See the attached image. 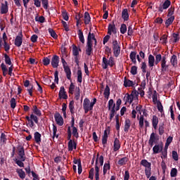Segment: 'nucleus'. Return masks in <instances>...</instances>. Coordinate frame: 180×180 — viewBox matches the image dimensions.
Wrapping results in <instances>:
<instances>
[{
    "instance_id": "1",
    "label": "nucleus",
    "mask_w": 180,
    "mask_h": 180,
    "mask_svg": "<svg viewBox=\"0 0 180 180\" xmlns=\"http://www.w3.org/2000/svg\"><path fill=\"white\" fill-rule=\"evenodd\" d=\"M96 103V98H93V101L91 102L89 98H86L83 101V109L84 110V113H88L91 110H94V106Z\"/></svg>"
},
{
    "instance_id": "2",
    "label": "nucleus",
    "mask_w": 180,
    "mask_h": 180,
    "mask_svg": "<svg viewBox=\"0 0 180 180\" xmlns=\"http://www.w3.org/2000/svg\"><path fill=\"white\" fill-rule=\"evenodd\" d=\"M25 119L28 122L27 126H28V127H30L31 129H33V127H34V123H36V124H39V117H37V115H35L34 114H31L30 117L26 116Z\"/></svg>"
},
{
    "instance_id": "3",
    "label": "nucleus",
    "mask_w": 180,
    "mask_h": 180,
    "mask_svg": "<svg viewBox=\"0 0 180 180\" xmlns=\"http://www.w3.org/2000/svg\"><path fill=\"white\" fill-rule=\"evenodd\" d=\"M141 165L145 167V174L146 178H150V176H151V163L147 160L143 159L141 161Z\"/></svg>"
},
{
    "instance_id": "4",
    "label": "nucleus",
    "mask_w": 180,
    "mask_h": 180,
    "mask_svg": "<svg viewBox=\"0 0 180 180\" xmlns=\"http://www.w3.org/2000/svg\"><path fill=\"white\" fill-rule=\"evenodd\" d=\"M109 63H108V58H106V57H103V70H106V68H108V66H110V67H113V65H115V58L110 56L109 58Z\"/></svg>"
},
{
    "instance_id": "5",
    "label": "nucleus",
    "mask_w": 180,
    "mask_h": 180,
    "mask_svg": "<svg viewBox=\"0 0 180 180\" xmlns=\"http://www.w3.org/2000/svg\"><path fill=\"white\" fill-rule=\"evenodd\" d=\"M112 50L115 57L117 58L120 56V44L117 40L112 41Z\"/></svg>"
},
{
    "instance_id": "6",
    "label": "nucleus",
    "mask_w": 180,
    "mask_h": 180,
    "mask_svg": "<svg viewBox=\"0 0 180 180\" xmlns=\"http://www.w3.org/2000/svg\"><path fill=\"white\" fill-rule=\"evenodd\" d=\"M17 154L18 160L26 161V154L25 153V148L23 146H20L17 148Z\"/></svg>"
},
{
    "instance_id": "7",
    "label": "nucleus",
    "mask_w": 180,
    "mask_h": 180,
    "mask_svg": "<svg viewBox=\"0 0 180 180\" xmlns=\"http://www.w3.org/2000/svg\"><path fill=\"white\" fill-rule=\"evenodd\" d=\"M72 136V132L71 131V127H68V151H72V139H71V137Z\"/></svg>"
},
{
    "instance_id": "8",
    "label": "nucleus",
    "mask_w": 180,
    "mask_h": 180,
    "mask_svg": "<svg viewBox=\"0 0 180 180\" xmlns=\"http://www.w3.org/2000/svg\"><path fill=\"white\" fill-rule=\"evenodd\" d=\"M169 6H171V1L165 0L164 3H161L159 5L158 11L160 12V13H162V12H164V10L168 9Z\"/></svg>"
},
{
    "instance_id": "9",
    "label": "nucleus",
    "mask_w": 180,
    "mask_h": 180,
    "mask_svg": "<svg viewBox=\"0 0 180 180\" xmlns=\"http://www.w3.org/2000/svg\"><path fill=\"white\" fill-rule=\"evenodd\" d=\"M55 121L58 126H63L64 124V119L63 116L60 115V112H56L54 114Z\"/></svg>"
},
{
    "instance_id": "10",
    "label": "nucleus",
    "mask_w": 180,
    "mask_h": 180,
    "mask_svg": "<svg viewBox=\"0 0 180 180\" xmlns=\"http://www.w3.org/2000/svg\"><path fill=\"white\" fill-rule=\"evenodd\" d=\"M60 63V57L57 55H54L51 61V64L53 68H58V64Z\"/></svg>"
},
{
    "instance_id": "11",
    "label": "nucleus",
    "mask_w": 180,
    "mask_h": 180,
    "mask_svg": "<svg viewBox=\"0 0 180 180\" xmlns=\"http://www.w3.org/2000/svg\"><path fill=\"white\" fill-rule=\"evenodd\" d=\"M24 86H25V88L29 87L28 89H27V91L30 95V96H33V85L30 84V82L29 80H25L24 82Z\"/></svg>"
},
{
    "instance_id": "12",
    "label": "nucleus",
    "mask_w": 180,
    "mask_h": 180,
    "mask_svg": "<svg viewBox=\"0 0 180 180\" xmlns=\"http://www.w3.org/2000/svg\"><path fill=\"white\" fill-rule=\"evenodd\" d=\"M116 34L117 33V30H116V25H115V21H112V24H109L108 27V34Z\"/></svg>"
},
{
    "instance_id": "13",
    "label": "nucleus",
    "mask_w": 180,
    "mask_h": 180,
    "mask_svg": "<svg viewBox=\"0 0 180 180\" xmlns=\"http://www.w3.org/2000/svg\"><path fill=\"white\" fill-rule=\"evenodd\" d=\"M93 45L91 43V38H89L87 42H86V56H91L92 53V51L94 49L92 48Z\"/></svg>"
},
{
    "instance_id": "14",
    "label": "nucleus",
    "mask_w": 180,
    "mask_h": 180,
    "mask_svg": "<svg viewBox=\"0 0 180 180\" xmlns=\"http://www.w3.org/2000/svg\"><path fill=\"white\" fill-rule=\"evenodd\" d=\"M22 37L23 34H22V32H20V34L15 37L14 42L15 46L17 47H20V46H22V43H23Z\"/></svg>"
},
{
    "instance_id": "15",
    "label": "nucleus",
    "mask_w": 180,
    "mask_h": 180,
    "mask_svg": "<svg viewBox=\"0 0 180 180\" xmlns=\"http://www.w3.org/2000/svg\"><path fill=\"white\" fill-rule=\"evenodd\" d=\"M59 99H68V95H67V91L64 86H61L58 94Z\"/></svg>"
},
{
    "instance_id": "16",
    "label": "nucleus",
    "mask_w": 180,
    "mask_h": 180,
    "mask_svg": "<svg viewBox=\"0 0 180 180\" xmlns=\"http://www.w3.org/2000/svg\"><path fill=\"white\" fill-rule=\"evenodd\" d=\"M168 70V65H167V57L162 56L161 60V71L162 72H165Z\"/></svg>"
},
{
    "instance_id": "17",
    "label": "nucleus",
    "mask_w": 180,
    "mask_h": 180,
    "mask_svg": "<svg viewBox=\"0 0 180 180\" xmlns=\"http://www.w3.org/2000/svg\"><path fill=\"white\" fill-rule=\"evenodd\" d=\"M164 146L162 144L155 145L153 148V154H158L162 151Z\"/></svg>"
},
{
    "instance_id": "18",
    "label": "nucleus",
    "mask_w": 180,
    "mask_h": 180,
    "mask_svg": "<svg viewBox=\"0 0 180 180\" xmlns=\"http://www.w3.org/2000/svg\"><path fill=\"white\" fill-rule=\"evenodd\" d=\"M4 3H4L1 4V6L0 8V13H1V15H5L8 13V1H5Z\"/></svg>"
},
{
    "instance_id": "19",
    "label": "nucleus",
    "mask_w": 180,
    "mask_h": 180,
    "mask_svg": "<svg viewBox=\"0 0 180 180\" xmlns=\"http://www.w3.org/2000/svg\"><path fill=\"white\" fill-rule=\"evenodd\" d=\"M68 108L71 113V116H74L75 114V102L73 100L70 101Z\"/></svg>"
},
{
    "instance_id": "20",
    "label": "nucleus",
    "mask_w": 180,
    "mask_h": 180,
    "mask_svg": "<svg viewBox=\"0 0 180 180\" xmlns=\"http://www.w3.org/2000/svg\"><path fill=\"white\" fill-rule=\"evenodd\" d=\"M155 141H157V138L155 137V134L153 132L150 134V136L148 141L149 146H150V147H153L154 144L156 143Z\"/></svg>"
},
{
    "instance_id": "21",
    "label": "nucleus",
    "mask_w": 180,
    "mask_h": 180,
    "mask_svg": "<svg viewBox=\"0 0 180 180\" xmlns=\"http://www.w3.org/2000/svg\"><path fill=\"white\" fill-rule=\"evenodd\" d=\"M131 126V121L129 119H127L124 121V131L125 133H129V130L130 127Z\"/></svg>"
},
{
    "instance_id": "22",
    "label": "nucleus",
    "mask_w": 180,
    "mask_h": 180,
    "mask_svg": "<svg viewBox=\"0 0 180 180\" xmlns=\"http://www.w3.org/2000/svg\"><path fill=\"white\" fill-rule=\"evenodd\" d=\"M108 133H110V130L105 129L102 136V144L105 146L108 143Z\"/></svg>"
},
{
    "instance_id": "23",
    "label": "nucleus",
    "mask_w": 180,
    "mask_h": 180,
    "mask_svg": "<svg viewBox=\"0 0 180 180\" xmlns=\"http://www.w3.org/2000/svg\"><path fill=\"white\" fill-rule=\"evenodd\" d=\"M34 139L37 144H40L41 143V134H39V131L34 132Z\"/></svg>"
},
{
    "instance_id": "24",
    "label": "nucleus",
    "mask_w": 180,
    "mask_h": 180,
    "mask_svg": "<svg viewBox=\"0 0 180 180\" xmlns=\"http://www.w3.org/2000/svg\"><path fill=\"white\" fill-rule=\"evenodd\" d=\"M64 71L66 74V78L69 79V81H71V68H70V66H65L63 67Z\"/></svg>"
},
{
    "instance_id": "25",
    "label": "nucleus",
    "mask_w": 180,
    "mask_h": 180,
    "mask_svg": "<svg viewBox=\"0 0 180 180\" xmlns=\"http://www.w3.org/2000/svg\"><path fill=\"white\" fill-rule=\"evenodd\" d=\"M134 85H135L134 82L124 77V86L125 88L133 86Z\"/></svg>"
},
{
    "instance_id": "26",
    "label": "nucleus",
    "mask_w": 180,
    "mask_h": 180,
    "mask_svg": "<svg viewBox=\"0 0 180 180\" xmlns=\"http://www.w3.org/2000/svg\"><path fill=\"white\" fill-rule=\"evenodd\" d=\"M89 38H90V43L92 44V40L94 41V46H96L98 41H96V38H95V34L91 33V32H89L87 36V41Z\"/></svg>"
},
{
    "instance_id": "27",
    "label": "nucleus",
    "mask_w": 180,
    "mask_h": 180,
    "mask_svg": "<svg viewBox=\"0 0 180 180\" xmlns=\"http://www.w3.org/2000/svg\"><path fill=\"white\" fill-rule=\"evenodd\" d=\"M120 150V141H119V139L115 138L114 141V151H119Z\"/></svg>"
},
{
    "instance_id": "28",
    "label": "nucleus",
    "mask_w": 180,
    "mask_h": 180,
    "mask_svg": "<svg viewBox=\"0 0 180 180\" xmlns=\"http://www.w3.org/2000/svg\"><path fill=\"white\" fill-rule=\"evenodd\" d=\"M122 18L125 21L129 20V11H127V8H124L122 10Z\"/></svg>"
},
{
    "instance_id": "29",
    "label": "nucleus",
    "mask_w": 180,
    "mask_h": 180,
    "mask_svg": "<svg viewBox=\"0 0 180 180\" xmlns=\"http://www.w3.org/2000/svg\"><path fill=\"white\" fill-rule=\"evenodd\" d=\"M155 62V58H154V56L149 55L148 56V65L151 68L154 67V63Z\"/></svg>"
},
{
    "instance_id": "30",
    "label": "nucleus",
    "mask_w": 180,
    "mask_h": 180,
    "mask_svg": "<svg viewBox=\"0 0 180 180\" xmlns=\"http://www.w3.org/2000/svg\"><path fill=\"white\" fill-rule=\"evenodd\" d=\"M89 23H91V15L89 12L86 11L84 13V24L89 25Z\"/></svg>"
},
{
    "instance_id": "31",
    "label": "nucleus",
    "mask_w": 180,
    "mask_h": 180,
    "mask_svg": "<svg viewBox=\"0 0 180 180\" xmlns=\"http://www.w3.org/2000/svg\"><path fill=\"white\" fill-rule=\"evenodd\" d=\"M170 63L173 67H176L178 65V58L176 55H173L170 59Z\"/></svg>"
},
{
    "instance_id": "32",
    "label": "nucleus",
    "mask_w": 180,
    "mask_h": 180,
    "mask_svg": "<svg viewBox=\"0 0 180 180\" xmlns=\"http://www.w3.org/2000/svg\"><path fill=\"white\" fill-rule=\"evenodd\" d=\"M109 169H110V162L108 161L107 163H105L103 166V175H106V174L108 173V170Z\"/></svg>"
},
{
    "instance_id": "33",
    "label": "nucleus",
    "mask_w": 180,
    "mask_h": 180,
    "mask_svg": "<svg viewBox=\"0 0 180 180\" xmlns=\"http://www.w3.org/2000/svg\"><path fill=\"white\" fill-rule=\"evenodd\" d=\"M137 54V52L136 51H131L129 55V58L132 61L134 64H137V60H136V56Z\"/></svg>"
},
{
    "instance_id": "34",
    "label": "nucleus",
    "mask_w": 180,
    "mask_h": 180,
    "mask_svg": "<svg viewBox=\"0 0 180 180\" xmlns=\"http://www.w3.org/2000/svg\"><path fill=\"white\" fill-rule=\"evenodd\" d=\"M152 124H153V129H155V130L157 129V126H158V117H157L156 115L153 116Z\"/></svg>"
},
{
    "instance_id": "35",
    "label": "nucleus",
    "mask_w": 180,
    "mask_h": 180,
    "mask_svg": "<svg viewBox=\"0 0 180 180\" xmlns=\"http://www.w3.org/2000/svg\"><path fill=\"white\" fill-rule=\"evenodd\" d=\"M174 20H175V16H171L167 20H166V22H165L166 27L171 26V25H172V23L174 22Z\"/></svg>"
},
{
    "instance_id": "36",
    "label": "nucleus",
    "mask_w": 180,
    "mask_h": 180,
    "mask_svg": "<svg viewBox=\"0 0 180 180\" xmlns=\"http://www.w3.org/2000/svg\"><path fill=\"white\" fill-rule=\"evenodd\" d=\"M78 36H79V40L82 43V44H85V38L84 37V32H82V30H78Z\"/></svg>"
},
{
    "instance_id": "37",
    "label": "nucleus",
    "mask_w": 180,
    "mask_h": 180,
    "mask_svg": "<svg viewBox=\"0 0 180 180\" xmlns=\"http://www.w3.org/2000/svg\"><path fill=\"white\" fill-rule=\"evenodd\" d=\"M16 172L21 179H25V178H26V173H25L23 169H17Z\"/></svg>"
},
{
    "instance_id": "38",
    "label": "nucleus",
    "mask_w": 180,
    "mask_h": 180,
    "mask_svg": "<svg viewBox=\"0 0 180 180\" xmlns=\"http://www.w3.org/2000/svg\"><path fill=\"white\" fill-rule=\"evenodd\" d=\"M129 161V158L127 157H124L118 160V165H126V163Z\"/></svg>"
},
{
    "instance_id": "39",
    "label": "nucleus",
    "mask_w": 180,
    "mask_h": 180,
    "mask_svg": "<svg viewBox=\"0 0 180 180\" xmlns=\"http://www.w3.org/2000/svg\"><path fill=\"white\" fill-rule=\"evenodd\" d=\"M152 99H153V103H155V104L157 103L158 102H160V101H158V94L157 93V91H155V90L153 91Z\"/></svg>"
},
{
    "instance_id": "40",
    "label": "nucleus",
    "mask_w": 180,
    "mask_h": 180,
    "mask_svg": "<svg viewBox=\"0 0 180 180\" xmlns=\"http://www.w3.org/2000/svg\"><path fill=\"white\" fill-rule=\"evenodd\" d=\"M82 18H83V15L81 13H77V15H75V20H77V23H76L77 27H79V23H81Z\"/></svg>"
},
{
    "instance_id": "41",
    "label": "nucleus",
    "mask_w": 180,
    "mask_h": 180,
    "mask_svg": "<svg viewBox=\"0 0 180 180\" xmlns=\"http://www.w3.org/2000/svg\"><path fill=\"white\" fill-rule=\"evenodd\" d=\"M15 164H17V165H18V167H20V168H25V160H22L20 159H15L14 160Z\"/></svg>"
},
{
    "instance_id": "42",
    "label": "nucleus",
    "mask_w": 180,
    "mask_h": 180,
    "mask_svg": "<svg viewBox=\"0 0 180 180\" xmlns=\"http://www.w3.org/2000/svg\"><path fill=\"white\" fill-rule=\"evenodd\" d=\"M32 111L33 113H34V115H36L37 116H41V111H40V110L37 108V105H33Z\"/></svg>"
},
{
    "instance_id": "43",
    "label": "nucleus",
    "mask_w": 180,
    "mask_h": 180,
    "mask_svg": "<svg viewBox=\"0 0 180 180\" xmlns=\"http://www.w3.org/2000/svg\"><path fill=\"white\" fill-rule=\"evenodd\" d=\"M48 32L51 37H53V39H57V37H58V36L56 33V31H54V30H53L52 28L48 29Z\"/></svg>"
},
{
    "instance_id": "44",
    "label": "nucleus",
    "mask_w": 180,
    "mask_h": 180,
    "mask_svg": "<svg viewBox=\"0 0 180 180\" xmlns=\"http://www.w3.org/2000/svg\"><path fill=\"white\" fill-rule=\"evenodd\" d=\"M110 112V120L111 121L112 119H113V117H115V115H116V110L115 109V105L113 107L111 108Z\"/></svg>"
},
{
    "instance_id": "45",
    "label": "nucleus",
    "mask_w": 180,
    "mask_h": 180,
    "mask_svg": "<svg viewBox=\"0 0 180 180\" xmlns=\"http://www.w3.org/2000/svg\"><path fill=\"white\" fill-rule=\"evenodd\" d=\"M78 47H77V46L75 45H72V53H73V56H75V57H78L79 52L78 51Z\"/></svg>"
},
{
    "instance_id": "46",
    "label": "nucleus",
    "mask_w": 180,
    "mask_h": 180,
    "mask_svg": "<svg viewBox=\"0 0 180 180\" xmlns=\"http://www.w3.org/2000/svg\"><path fill=\"white\" fill-rule=\"evenodd\" d=\"M72 134L73 137H75L76 139H78L79 137V133H78V129L77 127L72 128Z\"/></svg>"
},
{
    "instance_id": "47",
    "label": "nucleus",
    "mask_w": 180,
    "mask_h": 180,
    "mask_svg": "<svg viewBox=\"0 0 180 180\" xmlns=\"http://www.w3.org/2000/svg\"><path fill=\"white\" fill-rule=\"evenodd\" d=\"M77 82L82 83V71L81 70H77Z\"/></svg>"
},
{
    "instance_id": "48",
    "label": "nucleus",
    "mask_w": 180,
    "mask_h": 180,
    "mask_svg": "<svg viewBox=\"0 0 180 180\" xmlns=\"http://www.w3.org/2000/svg\"><path fill=\"white\" fill-rule=\"evenodd\" d=\"M4 58L6 64H7L8 65H12V60H11V58L9 57V56H8V54H4Z\"/></svg>"
},
{
    "instance_id": "49",
    "label": "nucleus",
    "mask_w": 180,
    "mask_h": 180,
    "mask_svg": "<svg viewBox=\"0 0 180 180\" xmlns=\"http://www.w3.org/2000/svg\"><path fill=\"white\" fill-rule=\"evenodd\" d=\"M168 147L169 145H165L163 150L161 151L163 158H167V153H168Z\"/></svg>"
},
{
    "instance_id": "50",
    "label": "nucleus",
    "mask_w": 180,
    "mask_h": 180,
    "mask_svg": "<svg viewBox=\"0 0 180 180\" xmlns=\"http://www.w3.org/2000/svg\"><path fill=\"white\" fill-rule=\"evenodd\" d=\"M139 120V127L141 129H143V127H144V116L141 115Z\"/></svg>"
},
{
    "instance_id": "51",
    "label": "nucleus",
    "mask_w": 180,
    "mask_h": 180,
    "mask_svg": "<svg viewBox=\"0 0 180 180\" xmlns=\"http://www.w3.org/2000/svg\"><path fill=\"white\" fill-rule=\"evenodd\" d=\"M178 174V169L176 168H172L170 172V176L172 178H175Z\"/></svg>"
},
{
    "instance_id": "52",
    "label": "nucleus",
    "mask_w": 180,
    "mask_h": 180,
    "mask_svg": "<svg viewBox=\"0 0 180 180\" xmlns=\"http://www.w3.org/2000/svg\"><path fill=\"white\" fill-rule=\"evenodd\" d=\"M127 99L126 102H128L129 103H132L133 101H134V98H133V95L127 94Z\"/></svg>"
},
{
    "instance_id": "53",
    "label": "nucleus",
    "mask_w": 180,
    "mask_h": 180,
    "mask_svg": "<svg viewBox=\"0 0 180 180\" xmlns=\"http://www.w3.org/2000/svg\"><path fill=\"white\" fill-rule=\"evenodd\" d=\"M56 137V139H58V134H57V127L56 124H53V139Z\"/></svg>"
},
{
    "instance_id": "54",
    "label": "nucleus",
    "mask_w": 180,
    "mask_h": 180,
    "mask_svg": "<svg viewBox=\"0 0 180 180\" xmlns=\"http://www.w3.org/2000/svg\"><path fill=\"white\" fill-rule=\"evenodd\" d=\"M126 32H127V26L126 24H122L120 27V33H122V34H124Z\"/></svg>"
},
{
    "instance_id": "55",
    "label": "nucleus",
    "mask_w": 180,
    "mask_h": 180,
    "mask_svg": "<svg viewBox=\"0 0 180 180\" xmlns=\"http://www.w3.org/2000/svg\"><path fill=\"white\" fill-rule=\"evenodd\" d=\"M75 89V85H74V83L71 82L69 86V91H68L69 94H70V95H73Z\"/></svg>"
},
{
    "instance_id": "56",
    "label": "nucleus",
    "mask_w": 180,
    "mask_h": 180,
    "mask_svg": "<svg viewBox=\"0 0 180 180\" xmlns=\"http://www.w3.org/2000/svg\"><path fill=\"white\" fill-rule=\"evenodd\" d=\"M157 106H158V112H160V113H162V112H164V107L162 106V103H161L160 101H158Z\"/></svg>"
},
{
    "instance_id": "57",
    "label": "nucleus",
    "mask_w": 180,
    "mask_h": 180,
    "mask_svg": "<svg viewBox=\"0 0 180 180\" xmlns=\"http://www.w3.org/2000/svg\"><path fill=\"white\" fill-rule=\"evenodd\" d=\"M76 90L77 91L75 94V99H76V101H78L79 99V97L81 96L79 87H76Z\"/></svg>"
},
{
    "instance_id": "58",
    "label": "nucleus",
    "mask_w": 180,
    "mask_h": 180,
    "mask_svg": "<svg viewBox=\"0 0 180 180\" xmlns=\"http://www.w3.org/2000/svg\"><path fill=\"white\" fill-rule=\"evenodd\" d=\"M0 140L1 141V143H4V144L6 143V141L8 140V139H6V135L5 134V133L2 132L0 136Z\"/></svg>"
},
{
    "instance_id": "59",
    "label": "nucleus",
    "mask_w": 180,
    "mask_h": 180,
    "mask_svg": "<svg viewBox=\"0 0 180 180\" xmlns=\"http://www.w3.org/2000/svg\"><path fill=\"white\" fill-rule=\"evenodd\" d=\"M95 179L96 180H99V167L98 165H95Z\"/></svg>"
},
{
    "instance_id": "60",
    "label": "nucleus",
    "mask_w": 180,
    "mask_h": 180,
    "mask_svg": "<svg viewBox=\"0 0 180 180\" xmlns=\"http://www.w3.org/2000/svg\"><path fill=\"white\" fill-rule=\"evenodd\" d=\"M116 108V103H115V101H113V99H110L108 101V110H110L111 108Z\"/></svg>"
},
{
    "instance_id": "61",
    "label": "nucleus",
    "mask_w": 180,
    "mask_h": 180,
    "mask_svg": "<svg viewBox=\"0 0 180 180\" xmlns=\"http://www.w3.org/2000/svg\"><path fill=\"white\" fill-rule=\"evenodd\" d=\"M42 6L46 10L49 9V0H41Z\"/></svg>"
},
{
    "instance_id": "62",
    "label": "nucleus",
    "mask_w": 180,
    "mask_h": 180,
    "mask_svg": "<svg viewBox=\"0 0 180 180\" xmlns=\"http://www.w3.org/2000/svg\"><path fill=\"white\" fill-rule=\"evenodd\" d=\"M50 58H49L48 57H44L42 60V63L44 64V65L47 66L50 64Z\"/></svg>"
},
{
    "instance_id": "63",
    "label": "nucleus",
    "mask_w": 180,
    "mask_h": 180,
    "mask_svg": "<svg viewBox=\"0 0 180 180\" xmlns=\"http://www.w3.org/2000/svg\"><path fill=\"white\" fill-rule=\"evenodd\" d=\"M131 95H132V97L134 99H139V91H137V90L136 89L133 90Z\"/></svg>"
},
{
    "instance_id": "64",
    "label": "nucleus",
    "mask_w": 180,
    "mask_h": 180,
    "mask_svg": "<svg viewBox=\"0 0 180 180\" xmlns=\"http://www.w3.org/2000/svg\"><path fill=\"white\" fill-rule=\"evenodd\" d=\"M131 74L132 75H137V66H132L131 68V71H130Z\"/></svg>"
}]
</instances>
